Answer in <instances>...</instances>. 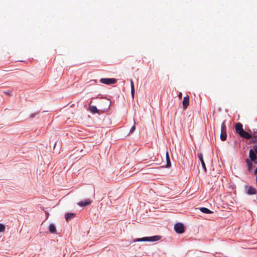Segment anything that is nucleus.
Listing matches in <instances>:
<instances>
[{"instance_id":"f257e3e1","label":"nucleus","mask_w":257,"mask_h":257,"mask_svg":"<svg viewBox=\"0 0 257 257\" xmlns=\"http://www.w3.org/2000/svg\"><path fill=\"white\" fill-rule=\"evenodd\" d=\"M161 238L160 236L155 235L151 237H145L143 238H138V241H156L160 240Z\"/></svg>"},{"instance_id":"f03ea898","label":"nucleus","mask_w":257,"mask_h":257,"mask_svg":"<svg viewBox=\"0 0 257 257\" xmlns=\"http://www.w3.org/2000/svg\"><path fill=\"white\" fill-rule=\"evenodd\" d=\"M226 128L224 121L221 125V133H220V139L221 141H224L226 140Z\"/></svg>"},{"instance_id":"7ed1b4c3","label":"nucleus","mask_w":257,"mask_h":257,"mask_svg":"<svg viewBox=\"0 0 257 257\" xmlns=\"http://www.w3.org/2000/svg\"><path fill=\"white\" fill-rule=\"evenodd\" d=\"M174 229L178 233H182L184 232V226L181 223H177L174 226Z\"/></svg>"},{"instance_id":"20e7f679","label":"nucleus","mask_w":257,"mask_h":257,"mask_svg":"<svg viewBox=\"0 0 257 257\" xmlns=\"http://www.w3.org/2000/svg\"><path fill=\"white\" fill-rule=\"evenodd\" d=\"M101 83L105 84H114L116 80L114 78H101L100 80Z\"/></svg>"},{"instance_id":"39448f33","label":"nucleus","mask_w":257,"mask_h":257,"mask_svg":"<svg viewBox=\"0 0 257 257\" xmlns=\"http://www.w3.org/2000/svg\"><path fill=\"white\" fill-rule=\"evenodd\" d=\"M235 129L236 133L239 134V135L241 134L244 131L242 127V124L240 122H238L235 124Z\"/></svg>"},{"instance_id":"423d86ee","label":"nucleus","mask_w":257,"mask_h":257,"mask_svg":"<svg viewBox=\"0 0 257 257\" xmlns=\"http://www.w3.org/2000/svg\"><path fill=\"white\" fill-rule=\"evenodd\" d=\"M182 103L184 109H186L189 104V96L188 95L183 98Z\"/></svg>"},{"instance_id":"0eeeda50","label":"nucleus","mask_w":257,"mask_h":257,"mask_svg":"<svg viewBox=\"0 0 257 257\" xmlns=\"http://www.w3.org/2000/svg\"><path fill=\"white\" fill-rule=\"evenodd\" d=\"M249 157L251 161H255L256 160V154L255 153L253 149H250L249 152Z\"/></svg>"},{"instance_id":"6e6552de","label":"nucleus","mask_w":257,"mask_h":257,"mask_svg":"<svg viewBox=\"0 0 257 257\" xmlns=\"http://www.w3.org/2000/svg\"><path fill=\"white\" fill-rule=\"evenodd\" d=\"M198 157L200 161L202 166L204 170V171L206 172L207 171L206 167L205 164V162L204 161L203 158V154L202 153H199L198 154Z\"/></svg>"},{"instance_id":"1a4fd4ad","label":"nucleus","mask_w":257,"mask_h":257,"mask_svg":"<svg viewBox=\"0 0 257 257\" xmlns=\"http://www.w3.org/2000/svg\"><path fill=\"white\" fill-rule=\"evenodd\" d=\"M91 201L89 199H87L85 201H80L77 203V204L80 206H84L90 204Z\"/></svg>"},{"instance_id":"9d476101","label":"nucleus","mask_w":257,"mask_h":257,"mask_svg":"<svg viewBox=\"0 0 257 257\" xmlns=\"http://www.w3.org/2000/svg\"><path fill=\"white\" fill-rule=\"evenodd\" d=\"M247 193L249 195H253L256 193V190L254 188L249 186L247 188Z\"/></svg>"},{"instance_id":"9b49d317","label":"nucleus","mask_w":257,"mask_h":257,"mask_svg":"<svg viewBox=\"0 0 257 257\" xmlns=\"http://www.w3.org/2000/svg\"><path fill=\"white\" fill-rule=\"evenodd\" d=\"M75 217V214L73 213H67L65 215V218L67 221H69Z\"/></svg>"},{"instance_id":"f8f14e48","label":"nucleus","mask_w":257,"mask_h":257,"mask_svg":"<svg viewBox=\"0 0 257 257\" xmlns=\"http://www.w3.org/2000/svg\"><path fill=\"white\" fill-rule=\"evenodd\" d=\"M239 136L243 138L246 139H249L251 138V134H250L249 133H248L244 131Z\"/></svg>"},{"instance_id":"ddd939ff","label":"nucleus","mask_w":257,"mask_h":257,"mask_svg":"<svg viewBox=\"0 0 257 257\" xmlns=\"http://www.w3.org/2000/svg\"><path fill=\"white\" fill-rule=\"evenodd\" d=\"M199 210L200 211H201L203 213H206V214H210L213 213V212L209 209H208L207 208L205 207H201L199 208Z\"/></svg>"},{"instance_id":"4468645a","label":"nucleus","mask_w":257,"mask_h":257,"mask_svg":"<svg viewBox=\"0 0 257 257\" xmlns=\"http://www.w3.org/2000/svg\"><path fill=\"white\" fill-rule=\"evenodd\" d=\"M245 162L247 164V169L249 171H250L252 168V164L248 159H246Z\"/></svg>"},{"instance_id":"2eb2a0df","label":"nucleus","mask_w":257,"mask_h":257,"mask_svg":"<svg viewBox=\"0 0 257 257\" xmlns=\"http://www.w3.org/2000/svg\"><path fill=\"white\" fill-rule=\"evenodd\" d=\"M49 230L51 233H55L56 229L55 226L53 224H50L49 226Z\"/></svg>"},{"instance_id":"dca6fc26","label":"nucleus","mask_w":257,"mask_h":257,"mask_svg":"<svg viewBox=\"0 0 257 257\" xmlns=\"http://www.w3.org/2000/svg\"><path fill=\"white\" fill-rule=\"evenodd\" d=\"M89 110L93 113H98V110L95 106L89 105Z\"/></svg>"},{"instance_id":"f3484780","label":"nucleus","mask_w":257,"mask_h":257,"mask_svg":"<svg viewBox=\"0 0 257 257\" xmlns=\"http://www.w3.org/2000/svg\"><path fill=\"white\" fill-rule=\"evenodd\" d=\"M130 82H131V93H132L133 97H134V94H135L134 84L133 81L132 79H131Z\"/></svg>"},{"instance_id":"a211bd4d","label":"nucleus","mask_w":257,"mask_h":257,"mask_svg":"<svg viewBox=\"0 0 257 257\" xmlns=\"http://www.w3.org/2000/svg\"><path fill=\"white\" fill-rule=\"evenodd\" d=\"M166 160H167V167H169L171 166V161L170 160L168 152H166Z\"/></svg>"},{"instance_id":"6ab92c4d","label":"nucleus","mask_w":257,"mask_h":257,"mask_svg":"<svg viewBox=\"0 0 257 257\" xmlns=\"http://www.w3.org/2000/svg\"><path fill=\"white\" fill-rule=\"evenodd\" d=\"M5 229H6L5 226L3 224L0 223V232H4L5 231Z\"/></svg>"},{"instance_id":"aec40b11","label":"nucleus","mask_w":257,"mask_h":257,"mask_svg":"<svg viewBox=\"0 0 257 257\" xmlns=\"http://www.w3.org/2000/svg\"><path fill=\"white\" fill-rule=\"evenodd\" d=\"M251 142L253 143H257V137H254L252 138Z\"/></svg>"},{"instance_id":"412c9836","label":"nucleus","mask_w":257,"mask_h":257,"mask_svg":"<svg viewBox=\"0 0 257 257\" xmlns=\"http://www.w3.org/2000/svg\"><path fill=\"white\" fill-rule=\"evenodd\" d=\"M253 148V150L254 152L257 155V145H254Z\"/></svg>"},{"instance_id":"4be33fe9","label":"nucleus","mask_w":257,"mask_h":257,"mask_svg":"<svg viewBox=\"0 0 257 257\" xmlns=\"http://www.w3.org/2000/svg\"><path fill=\"white\" fill-rule=\"evenodd\" d=\"M135 130V125H134L132 127V128H131L130 132V133H133L134 132Z\"/></svg>"},{"instance_id":"5701e85b","label":"nucleus","mask_w":257,"mask_h":257,"mask_svg":"<svg viewBox=\"0 0 257 257\" xmlns=\"http://www.w3.org/2000/svg\"><path fill=\"white\" fill-rule=\"evenodd\" d=\"M38 114V113H32L30 115V117L31 118H33L37 114Z\"/></svg>"},{"instance_id":"b1692460","label":"nucleus","mask_w":257,"mask_h":257,"mask_svg":"<svg viewBox=\"0 0 257 257\" xmlns=\"http://www.w3.org/2000/svg\"><path fill=\"white\" fill-rule=\"evenodd\" d=\"M182 93H181V92H180V93H179V97L180 98H182Z\"/></svg>"},{"instance_id":"393cba45","label":"nucleus","mask_w":257,"mask_h":257,"mask_svg":"<svg viewBox=\"0 0 257 257\" xmlns=\"http://www.w3.org/2000/svg\"><path fill=\"white\" fill-rule=\"evenodd\" d=\"M254 173L255 174H257V168L255 169V170H254Z\"/></svg>"},{"instance_id":"a878e982","label":"nucleus","mask_w":257,"mask_h":257,"mask_svg":"<svg viewBox=\"0 0 257 257\" xmlns=\"http://www.w3.org/2000/svg\"><path fill=\"white\" fill-rule=\"evenodd\" d=\"M253 162H254L255 164H257V159H256V160H255V161H253Z\"/></svg>"}]
</instances>
